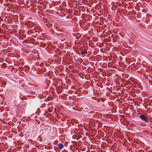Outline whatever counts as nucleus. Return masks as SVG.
I'll return each instance as SVG.
<instances>
[{
  "label": "nucleus",
  "instance_id": "obj_3",
  "mask_svg": "<svg viewBox=\"0 0 152 152\" xmlns=\"http://www.w3.org/2000/svg\"><path fill=\"white\" fill-rule=\"evenodd\" d=\"M58 145V148L60 149H62L64 147V145L61 143H59Z\"/></svg>",
  "mask_w": 152,
  "mask_h": 152
},
{
  "label": "nucleus",
  "instance_id": "obj_7",
  "mask_svg": "<svg viewBox=\"0 0 152 152\" xmlns=\"http://www.w3.org/2000/svg\"><path fill=\"white\" fill-rule=\"evenodd\" d=\"M24 66L25 67V66Z\"/></svg>",
  "mask_w": 152,
  "mask_h": 152
},
{
  "label": "nucleus",
  "instance_id": "obj_2",
  "mask_svg": "<svg viewBox=\"0 0 152 152\" xmlns=\"http://www.w3.org/2000/svg\"><path fill=\"white\" fill-rule=\"evenodd\" d=\"M81 53L82 55H85L86 54H87V51L86 50H84L81 51Z\"/></svg>",
  "mask_w": 152,
  "mask_h": 152
},
{
  "label": "nucleus",
  "instance_id": "obj_4",
  "mask_svg": "<svg viewBox=\"0 0 152 152\" xmlns=\"http://www.w3.org/2000/svg\"><path fill=\"white\" fill-rule=\"evenodd\" d=\"M15 69V68L14 67V68H13V69Z\"/></svg>",
  "mask_w": 152,
  "mask_h": 152
},
{
  "label": "nucleus",
  "instance_id": "obj_6",
  "mask_svg": "<svg viewBox=\"0 0 152 152\" xmlns=\"http://www.w3.org/2000/svg\"><path fill=\"white\" fill-rule=\"evenodd\" d=\"M36 66H38V65H37V64H36Z\"/></svg>",
  "mask_w": 152,
  "mask_h": 152
},
{
  "label": "nucleus",
  "instance_id": "obj_1",
  "mask_svg": "<svg viewBox=\"0 0 152 152\" xmlns=\"http://www.w3.org/2000/svg\"><path fill=\"white\" fill-rule=\"evenodd\" d=\"M140 117L141 118V119H142V120L146 122H147L148 120V118L143 115H140Z\"/></svg>",
  "mask_w": 152,
  "mask_h": 152
},
{
  "label": "nucleus",
  "instance_id": "obj_5",
  "mask_svg": "<svg viewBox=\"0 0 152 152\" xmlns=\"http://www.w3.org/2000/svg\"><path fill=\"white\" fill-rule=\"evenodd\" d=\"M37 72H38V70H37Z\"/></svg>",
  "mask_w": 152,
  "mask_h": 152
}]
</instances>
